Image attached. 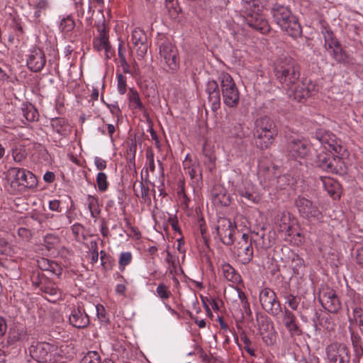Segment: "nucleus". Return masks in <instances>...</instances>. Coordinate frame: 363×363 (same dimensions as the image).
I'll use <instances>...</instances> for the list:
<instances>
[{
  "label": "nucleus",
  "instance_id": "46",
  "mask_svg": "<svg viewBox=\"0 0 363 363\" xmlns=\"http://www.w3.org/2000/svg\"><path fill=\"white\" fill-rule=\"evenodd\" d=\"M157 294L162 299H168L171 296V292L164 284H160L156 289Z\"/></svg>",
  "mask_w": 363,
  "mask_h": 363
},
{
  "label": "nucleus",
  "instance_id": "34",
  "mask_svg": "<svg viewBox=\"0 0 363 363\" xmlns=\"http://www.w3.org/2000/svg\"><path fill=\"white\" fill-rule=\"evenodd\" d=\"M335 135L328 130L320 128L316 130L315 138L320 142L325 149H328L327 145L330 140H335Z\"/></svg>",
  "mask_w": 363,
  "mask_h": 363
},
{
  "label": "nucleus",
  "instance_id": "35",
  "mask_svg": "<svg viewBox=\"0 0 363 363\" xmlns=\"http://www.w3.org/2000/svg\"><path fill=\"white\" fill-rule=\"evenodd\" d=\"M49 8V2L48 0H39L34 6V22L40 23V17L45 15L47 9Z\"/></svg>",
  "mask_w": 363,
  "mask_h": 363
},
{
  "label": "nucleus",
  "instance_id": "50",
  "mask_svg": "<svg viewBox=\"0 0 363 363\" xmlns=\"http://www.w3.org/2000/svg\"><path fill=\"white\" fill-rule=\"evenodd\" d=\"M91 262L95 264L99 259L98 246L96 242H91L90 247Z\"/></svg>",
  "mask_w": 363,
  "mask_h": 363
},
{
  "label": "nucleus",
  "instance_id": "5",
  "mask_svg": "<svg viewBox=\"0 0 363 363\" xmlns=\"http://www.w3.org/2000/svg\"><path fill=\"white\" fill-rule=\"evenodd\" d=\"M6 179L12 194L21 191L26 188L36 185V177L30 171L18 167H11L6 173Z\"/></svg>",
  "mask_w": 363,
  "mask_h": 363
},
{
  "label": "nucleus",
  "instance_id": "19",
  "mask_svg": "<svg viewBox=\"0 0 363 363\" xmlns=\"http://www.w3.org/2000/svg\"><path fill=\"white\" fill-rule=\"evenodd\" d=\"M294 93L295 99L301 101L303 99H306L311 96L315 91V85L307 81L296 82V84L293 86L292 89H289Z\"/></svg>",
  "mask_w": 363,
  "mask_h": 363
},
{
  "label": "nucleus",
  "instance_id": "38",
  "mask_svg": "<svg viewBox=\"0 0 363 363\" xmlns=\"http://www.w3.org/2000/svg\"><path fill=\"white\" fill-rule=\"evenodd\" d=\"M21 114L27 121L33 122L38 120V113L33 106L25 105L21 108Z\"/></svg>",
  "mask_w": 363,
  "mask_h": 363
},
{
  "label": "nucleus",
  "instance_id": "48",
  "mask_svg": "<svg viewBox=\"0 0 363 363\" xmlns=\"http://www.w3.org/2000/svg\"><path fill=\"white\" fill-rule=\"evenodd\" d=\"M12 155L15 162H21L26 159V150L23 148L16 147L13 150Z\"/></svg>",
  "mask_w": 363,
  "mask_h": 363
},
{
  "label": "nucleus",
  "instance_id": "24",
  "mask_svg": "<svg viewBox=\"0 0 363 363\" xmlns=\"http://www.w3.org/2000/svg\"><path fill=\"white\" fill-rule=\"evenodd\" d=\"M40 291L48 296L46 298L50 301H55L61 298L63 294L58 286L48 279L42 284Z\"/></svg>",
  "mask_w": 363,
  "mask_h": 363
},
{
  "label": "nucleus",
  "instance_id": "32",
  "mask_svg": "<svg viewBox=\"0 0 363 363\" xmlns=\"http://www.w3.org/2000/svg\"><path fill=\"white\" fill-rule=\"evenodd\" d=\"M323 304L325 308L331 313H336L340 308V303L338 297L334 294H330L325 296Z\"/></svg>",
  "mask_w": 363,
  "mask_h": 363
},
{
  "label": "nucleus",
  "instance_id": "28",
  "mask_svg": "<svg viewBox=\"0 0 363 363\" xmlns=\"http://www.w3.org/2000/svg\"><path fill=\"white\" fill-rule=\"evenodd\" d=\"M267 0H242L243 13L261 11L265 6Z\"/></svg>",
  "mask_w": 363,
  "mask_h": 363
},
{
  "label": "nucleus",
  "instance_id": "23",
  "mask_svg": "<svg viewBox=\"0 0 363 363\" xmlns=\"http://www.w3.org/2000/svg\"><path fill=\"white\" fill-rule=\"evenodd\" d=\"M238 192L240 196L253 203H258L260 201V196L255 191L254 185L249 182H245L242 186H240Z\"/></svg>",
  "mask_w": 363,
  "mask_h": 363
},
{
  "label": "nucleus",
  "instance_id": "14",
  "mask_svg": "<svg viewBox=\"0 0 363 363\" xmlns=\"http://www.w3.org/2000/svg\"><path fill=\"white\" fill-rule=\"evenodd\" d=\"M309 151V143L305 139H291L287 145L288 156L294 160L305 158Z\"/></svg>",
  "mask_w": 363,
  "mask_h": 363
},
{
  "label": "nucleus",
  "instance_id": "56",
  "mask_svg": "<svg viewBox=\"0 0 363 363\" xmlns=\"http://www.w3.org/2000/svg\"><path fill=\"white\" fill-rule=\"evenodd\" d=\"M193 165L194 166V160H192L189 154H187L184 160L183 161V167L185 172L190 169L191 167H193Z\"/></svg>",
  "mask_w": 363,
  "mask_h": 363
},
{
  "label": "nucleus",
  "instance_id": "51",
  "mask_svg": "<svg viewBox=\"0 0 363 363\" xmlns=\"http://www.w3.org/2000/svg\"><path fill=\"white\" fill-rule=\"evenodd\" d=\"M291 262L294 270H298V269L304 265L303 259L296 254L293 255L291 257Z\"/></svg>",
  "mask_w": 363,
  "mask_h": 363
},
{
  "label": "nucleus",
  "instance_id": "63",
  "mask_svg": "<svg viewBox=\"0 0 363 363\" xmlns=\"http://www.w3.org/2000/svg\"><path fill=\"white\" fill-rule=\"evenodd\" d=\"M353 315L355 320H363V310L360 307H355L353 309Z\"/></svg>",
  "mask_w": 363,
  "mask_h": 363
},
{
  "label": "nucleus",
  "instance_id": "52",
  "mask_svg": "<svg viewBox=\"0 0 363 363\" xmlns=\"http://www.w3.org/2000/svg\"><path fill=\"white\" fill-rule=\"evenodd\" d=\"M31 279L33 284L39 287L40 289L42 284H44V281H46V280L48 279L45 276H40L39 273H38L36 275L33 274Z\"/></svg>",
  "mask_w": 363,
  "mask_h": 363
},
{
  "label": "nucleus",
  "instance_id": "33",
  "mask_svg": "<svg viewBox=\"0 0 363 363\" xmlns=\"http://www.w3.org/2000/svg\"><path fill=\"white\" fill-rule=\"evenodd\" d=\"M324 47L330 52L341 46L337 39L331 30H326L324 33Z\"/></svg>",
  "mask_w": 363,
  "mask_h": 363
},
{
  "label": "nucleus",
  "instance_id": "54",
  "mask_svg": "<svg viewBox=\"0 0 363 363\" xmlns=\"http://www.w3.org/2000/svg\"><path fill=\"white\" fill-rule=\"evenodd\" d=\"M351 340L354 348H359L360 352H362V347L361 345V337L358 334L352 332Z\"/></svg>",
  "mask_w": 363,
  "mask_h": 363
},
{
  "label": "nucleus",
  "instance_id": "40",
  "mask_svg": "<svg viewBox=\"0 0 363 363\" xmlns=\"http://www.w3.org/2000/svg\"><path fill=\"white\" fill-rule=\"evenodd\" d=\"M165 7L171 18H177L179 13L181 12V9L179 8L177 1L167 0Z\"/></svg>",
  "mask_w": 363,
  "mask_h": 363
},
{
  "label": "nucleus",
  "instance_id": "20",
  "mask_svg": "<svg viewBox=\"0 0 363 363\" xmlns=\"http://www.w3.org/2000/svg\"><path fill=\"white\" fill-rule=\"evenodd\" d=\"M206 92L208 94V102L213 111H216L220 106V95L218 83L209 81L207 83Z\"/></svg>",
  "mask_w": 363,
  "mask_h": 363
},
{
  "label": "nucleus",
  "instance_id": "60",
  "mask_svg": "<svg viewBox=\"0 0 363 363\" xmlns=\"http://www.w3.org/2000/svg\"><path fill=\"white\" fill-rule=\"evenodd\" d=\"M242 307V318H243L245 317V314L246 315H250L252 314V311L250 310V303L247 301H245L241 303Z\"/></svg>",
  "mask_w": 363,
  "mask_h": 363
},
{
  "label": "nucleus",
  "instance_id": "36",
  "mask_svg": "<svg viewBox=\"0 0 363 363\" xmlns=\"http://www.w3.org/2000/svg\"><path fill=\"white\" fill-rule=\"evenodd\" d=\"M86 205L90 211L91 216L93 218H97L101 213L98 199L89 195L86 199Z\"/></svg>",
  "mask_w": 363,
  "mask_h": 363
},
{
  "label": "nucleus",
  "instance_id": "57",
  "mask_svg": "<svg viewBox=\"0 0 363 363\" xmlns=\"http://www.w3.org/2000/svg\"><path fill=\"white\" fill-rule=\"evenodd\" d=\"M94 164L98 170H104L106 168V162L101 157H96L94 158Z\"/></svg>",
  "mask_w": 363,
  "mask_h": 363
},
{
  "label": "nucleus",
  "instance_id": "2",
  "mask_svg": "<svg viewBox=\"0 0 363 363\" xmlns=\"http://www.w3.org/2000/svg\"><path fill=\"white\" fill-rule=\"evenodd\" d=\"M270 13L274 22L289 35L297 38L301 35V26L289 6L275 2L271 8Z\"/></svg>",
  "mask_w": 363,
  "mask_h": 363
},
{
  "label": "nucleus",
  "instance_id": "12",
  "mask_svg": "<svg viewBox=\"0 0 363 363\" xmlns=\"http://www.w3.org/2000/svg\"><path fill=\"white\" fill-rule=\"evenodd\" d=\"M235 229V224L230 219L225 218L218 219L216 230L218 237L223 244L230 245L233 243Z\"/></svg>",
  "mask_w": 363,
  "mask_h": 363
},
{
  "label": "nucleus",
  "instance_id": "49",
  "mask_svg": "<svg viewBox=\"0 0 363 363\" xmlns=\"http://www.w3.org/2000/svg\"><path fill=\"white\" fill-rule=\"evenodd\" d=\"M117 86L118 92L124 94L126 91V79L122 74H117Z\"/></svg>",
  "mask_w": 363,
  "mask_h": 363
},
{
  "label": "nucleus",
  "instance_id": "3",
  "mask_svg": "<svg viewBox=\"0 0 363 363\" xmlns=\"http://www.w3.org/2000/svg\"><path fill=\"white\" fill-rule=\"evenodd\" d=\"M274 72L277 79L286 89H292L300 77L298 65L288 55H281L276 60Z\"/></svg>",
  "mask_w": 363,
  "mask_h": 363
},
{
  "label": "nucleus",
  "instance_id": "42",
  "mask_svg": "<svg viewBox=\"0 0 363 363\" xmlns=\"http://www.w3.org/2000/svg\"><path fill=\"white\" fill-rule=\"evenodd\" d=\"M80 363H101V358L97 352L89 351L81 359Z\"/></svg>",
  "mask_w": 363,
  "mask_h": 363
},
{
  "label": "nucleus",
  "instance_id": "59",
  "mask_svg": "<svg viewBox=\"0 0 363 363\" xmlns=\"http://www.w3.org/2000/svg\"><path fill=\"white\" fill-rule=\"evenodd\" d=\"M7 330V323L6 319L0 316V338L6 334Z\"/></svg>",
  "mask_w": 363,
  "mask_h": 363
},
{
  "label": "nucleus",
  "instance_id": "44",
  "mask_svg": "<svg viewBox=\"0 0 363 363\" xmlns=\"http://www.w3.org/2000/svg\"><path fill=\"white\" fill-rule=\"evenodd\" d=\"M132 260V255L129 252H122L120 255L118 265L121 271H123L125 267L128 265Z\"/></svg>",
  "mask_w": 363,
  "mask_h": 363
},
{
  "label": "nucleus",
  "instance_id": "27",
  "mask_svg": "<svg viewBox=\"0 0 363 363\" xmlns=\"http://www.w3.org/2000/svg\"><path fill=\"white\" fill-rule=\"evenodd\" d=\"M223 276L229 281L234 284L238 283L241 280L240 275L228 263L224 262L220 267Z\"/></svg>",
  "mask_w": 363,
  "mask_h": 363
},
{
  "label": "nucleus",
  "instance_id": "11",
  "mask_svg": "<svg viewBox=\"0 0 363 363\" xmlns=\"http://www.w3.org/2000/svg\"><path fill=\"white\" fill-rule=\"evenodd\" d=\"M160 56L168 71L174 72L178 69L177 50L170 42L166 40L160 45Z\"/></svg>",
  "mask_w": 363,
  "mask_h": 363
},
{
  "label": "nucleus",
  "instance_id": "8",
  "mask_svg": "<svg viewBox=\"0 0 363 363\" xmlns=\"http://www.w3.org/2000/svg\"><path fill=\"white\" fill-rule=\"evenodd\" d=\"M259 302L265 311L274 317L281 312V307L275 292L269 288L263 289L259 294Z\"/></svg>",
  "mask_w": 363,
  "mask_h": 363
},
{
  "label": "nucleus",
  "instance_id": "15",
  "mask_svg": "<svg viewBox=\"0 0 363 363\" xmlns=\"http://www.w3.org/2000/svg\"><path fill=\"white\" fill-rule=\"evenodd\" d=\"M259 11H252L244 13L245 23L252 29L266 34L270 30L269 25L266 19H264L259 13Z\"/></svg>",
  "mask_w": 363,
  "mask_h": 363
},
{
  "label": "nucleus",
  "instance_id": "4",
  "mask_svg": "<svg viewBox=\"0 0 363 363\" xmlns=\"http://www.w3.org/2000/svg\"><path fill=\"white\" fill-rule=\"evenodd\" d=\"M31 357L40 363H56L62 361L65 353L63 346L40 342L29 349Z\"/></svg>",
  "mask_w": 363,
  "mask_h": 363
},
{
  "label": "nucleus",
  "instance_id": "47",
  "mask_svg": "<svg viewBox=\"0 0 363 363\" xmlns=\"http://www.w3.org/2000/svg\"><path fill=\"white\" fill-rule=\"evenodd\" d=\"M95 309L99 321L105 323H108L109 319L106 315L105 308L102 305L98 304L95 306Z\"/></svg>",
  "mask_w": 363,
  "mask_h": 363
},
{
  "label": "nucleus",
  "instance_id": "29",
  "mask_svg": "<svg viewBox=\"0 0 363 363\" xmlns=\"http://www.w3.org/2000/svg\"><path fill=\"white\" fill-rule=\"evenodd\" d=\"M128 99L129 107L131 109L140 110L141 111H145V106L141 101L138 92L135 89L133 88L129 89L128 93Z\"/></svg>",
  "mask_w": 363,
  "mask_h": 363
},
{
  "label": "nucleus",
  "instance_id": "1",
  "mask_svg": "<svg viewBox=\"0 0 363 363\" xmlns=\"http://www.w3.org/2000/svg\"><path fill=\"white\" fill-rule=\"evenodd\" d=\"M327 147L326 150L333 152L337 156H330L326 153L320 154L315 160L316 165L328 172L339 174L345 173L346 165L343 157L347 156V152L342 140L335 136V140H330Z\"/></svg>",
  "mask_w": 363,
  "mask_h": 363
},
{
  "label": "nucleus",
  "instance_id": "58",
  "mask_svg": "<svg viewBox=\"0 0 363 363\" xmlns=\"http://www.w3.org/2000/svg\"><path fill=\"white\" fill-rule=\"evenodd\" d=\"M106 106L110 108L111 113L116 116L117 118H119L121 115V110L120 109L117 103L114 104H106Z\"/></svg>",
  "mask_w": 363,
  "mask_h": 363
},
{
  "label": "nucleus",
  "instance_id": "13",
  "mask_svg": "<svg viewBox=\"0 0 363 363\" xmlns=\"http://www.w3.org/2000/svg\"><path fill=\"white\" fill-rule=\"evenodd\" d=\"M46 63V57L44 51L39 48L30 49L26 55V65L28 68L33 72H40Z\"/></svg>",
  "mask_w": 363,
  "mask_h": 363
},
{
  "label": "nucleus",
  "instance_id": "9",
  "mask_svg": "<svg viewBox=\"0 0 363 363\" xmlns=\"http://www.w3.org/2000/svg\"><path fill=\"white\" fill-rule=\"evenodd\" d=\"M325 352L329 363H350V350L344 343L332 342L326 347Z\"/></svg>",
  "mask_w": 363,
  "mask_h": 363
},
{
  "label": "nucleus",
  "instance_id": "41",
  "mask_svg": "<svg viewBox=\"0 0 363 363\" xmlns=\"http://www.w3.org/2000/svg\"><path fill=\"white\" fill-rule=\"evenodd\" d=\"M98 189L101 192H105L109 186L107 175L104 172L98 173L96 179Z\"/></svg>",
  "mask_w": 363,
  "mask_h": 363
},
{
  "label": "nucleus",
  "instance_id": "30",
  "mask_svg": "<svg viewBox=\"0 0 363 363\" xmlns=\"http://www.w3.org/2000/svg\"><path fill=\"white\" fill-rule=\"evenodd\" d=\"M52 128L61 135H67L71 131V127L63 118H56L51 121Z\"/></svg>",
  "mask_w": 363,
  "mask_h": 363
},
{
  "label": "nucleus",
  "instance_id": "17",
  "mask_svg": "<svg viewBox=\"0 0 363 363\" xmlns=\"http://www.w3.org/2000/svg\"><path fill=\"white\" fill-rule=\"evenodd\" d=\"M30 334L24 327L13 326L9 328L6 343L8 345H23L29 340Z\"/></svg>",
  "mask_w": 363,
  "mask_h": 363
},
{
  "label": "nucleus",
  "instance_id": "39",
  "mask_svg": "<svg viewBox=\"0 0 363 363\" xmlns=\"http://www.w3.org/2000/svg\"><path fill=\"white\" fill-rule=\"evenodd\" d=\"M281 220H283V223L279 224L280 231L285 232L286 234L290 237L295 235L299 238L301 237V234L288 223L287 221L289 219L286 216H283Z\"/></svg>",
  "mask_w": 363,
  "mask_h": 363
},
{
  "label": "nucleus",
  "instance_id": "45",
  "mask_svg": "<svg viewBox=\"0 0 363 363\" xmlns=\"http://www.w3.org/2000/svg\"><path fill=\"white\" fill-rule=\"evenodd\" d=\"M284 298L286 301V303L288 304V306L292 309V310H297L300 299L292 295V294H287L284 296Z\"/></svg>",
  "mask_w": 363,
  "mask_h": 363
},
{
  "label": "nucleus",
  "instance_id": "62",
  "mask_svg": "<svg viewBox=\"0 0 363 363\" xmlns=\"http://www.w3.org/2000/svg\"><path fill=\"white\" fill-rule=\"evenodd\" d=\"M97 30L99 33V36L108 37L107 28L104 21L97 25Z\"/></svg>",
  "mask_w": 363,
  "mask_h": 363
},
{
  "label": "nucleus",
  "instance_id": "6",
  "mask_svg": "<svg viewBox=\"0 0 363 363\" xmlns=\"http://www.w3.org/2000/svg\"><path fill=\"white\" fill-rule=\"evenodd\" d=\"M277 134L274 122L268 116H262L255 122L254 135L257 147L268 148Z\"/></svg>",
  "mask_w": 363,
  "mask_h": 363
},
{
  "label": "nucleus",
  "instance_id": "61",
  "mask_svg": "<svg viewBox=\"0 0 363 363\" xmlns=\"http://www.w3.org/2000/svg\"><path fill=\"white\" fill-rule=\"evenodd\" d=\"M49 208L51 211H57V212H60L61 211V208H60V201H58V200L50 201V203H49Z\"/></svg>",
  "mask_w": 363,
  "mask_h": 363
},
{
  "label": "nucleus",
  "instance_id": "22",
  "mask_svg": "<svg viewBox=\"0 0 363 363\" xmlns=\"http://www.w3.org/2000/svg\"><path fill=\"white\" fill-rule=\"evenodd\" d=\"M69 320L73 326L78 328H85L89 323L88 315L86 313L84 308L80 306L72 310Z\"/></svg>",
  "mask_w": 363,
  "mask_h": 363
},
{
  "label": "nucleus",
  "instance_id": "16",
  "mask_svg": "<svg viewBox=\"0 0 363 363\" xmlns=\"http://www.w3.org/2000/svg\"><path fill=\"white\" fill-rule=\"evenodd\" d=\"M281 321L289 332L291 335H300L301 330L298 325V321L294 313L284 307L281 308Z\"/></svg>",
  "mask_w": 363,
  "mask_h": 363
},
{
  "label": "nucleus",
  "instance_id": "37",
  "mask_svg": "<svg viewBox=\"0 0 363 363\" xmlns=\"http://www.w3.org/2000/svg\"><path fill=\"white\" fill-rule=\"evenodd\" d=\"M94 48L98 50H104L107 57H108V52L111 48V45L108 41V37L99 36L94 40Z\"/></svg>",
  "mask_w": 363,
  "mask_h": 363
},
{
  "label": "nucleus",
  "instance_id": "55",
  "mask_svg": "<svg viewBox=\"0 0 363 363\" xmlns=\"http://www.w3.org/2000/svg\"><path fill=\"white\" fill-rule=\"evenodd\" d=\"M165 259L166 262L169 264V267H171L170 272L172 273V271L175 270L177 267L176 258L172 255H171L170 252H167Z\"/></svg>",
  "mask_w": 363,
  "mask_h": 363
},
{
  "label": "nucleus",
  "instance_id": "10",
  "mask_svg": "<svg viewBox=\"0 0 363 363\" xmlns=\"http://www.w3.org/2000/svg\"><path fill=\"white\" fill-rule=\"evenodd\" d=\"M296 206L300 215L309 221H320L323 218L322 212L315 203L304 197H298Z\"/></svg>",
  "mask_w": 363,
  "mask_h": 363
},
{
  "label": "nucleus",
  "instance_id": "53",
  "mask_svg": "<svg viewBox=\"0 0 363 363\" xmlns=\"http://www.w3.org/2000/svg\"><path fill=\"white\" fill-rule=\"evenodd\" d=\"M140 191H138V189L135 188V185H134V191L137 196H141L142 198H145L149 193V188L145 186L143 182H140Z\"/></svg>",
  "mask_w": 363,
  "mask_h": 363
},
{
  "label": "nucleus",
  "instance_id": "64",
  "mask_svg": "<svg viewBox=\"0 0 363 363\" xmlns=\"http://www.w3.org/2000/svg\"><path fill=\"white\" fill-rule=\"evenodd\" d=\"M357 263L363 268V246L357 251Z\"/></svg>",
  "mask_w": 363,
  "mask_h": 363
},
{
  "label": "nucleus",
  "instance_id": "7",
  "mask_svg": "<svg viewBox=\"0 0 363 363\" xmlns=\"http://www.w3.org/2000/svg\"><path fill=\"white\" fill-rule=\"evenodd\" d=\"M218 81L223 103L228 107H236L240 102V93L232 77L228 73L222 72L218 77Z\"/></svg>",
  "mask_w": 363,
  "mask_h": 363
},
{
  "label": "nucleus",
  "instance_id": "25",
  "mask_svg": "<svg viewBox=\"0 0 363 363\" xmlns=\"http://www.w3.org/2000/svg\"><path fill=\"white\" fill-rule=\"evenodd\" d=\"M190 177L191 183L194 188H200L203 184L202 169L199 162L194 160V166L185 172Z\"/></svg>",
  "mask_w": 363,
  "mask_h": 363
},
{
  "label": "nucleus",
  "instance_id": "26",
  "mask_svg": "<svg viewBox=\"0 0 363 363\" xmlns=\"http://www.w3.org/2000/svg\"><path fill=\"white\" fill-rule=\"evenodd\" d=\"M323 186L325 191L334 199H339L340 196V184L331 177H323L321 179Z\"/></svg>",
  "mask_w": 363,
  "mask_h": 363
},
{
  "label": "nucleus",
  "instance_id": "31",
  "mask_svg": "<svg viewBox=\"0 0 363 363\" xmlns=\"http://www.w3.org/2000/svg\"><path fill=\"white\" fill-rule=\"evenodd\" d=\"M332 57L339 63L344 65H352L354 63V60L352 57L346 53L342 49V46L330 52Z\"/></svg>",
  "mask_w": 363,
  "mask_h": 363
},
{
  "label": "nucleus",
  "instance_id": "21",
  "mask_svg": "<svg viewBox=\"0 0 363 363\" xmlns=\"http://www.w3.org/2000/svg\"><path fill=\"white\" fill-rule=\"evenodd\" d=\"M235 254H236L240 262L243 264H248L253 257L252 242H238Z\"/></svg>",
  "mask_w": 363,
  "mask_h": 363
},
{
  "label": "nucleus",
  "instance_id": "18",
  "mask_svg": "<svg viewBox=\"0 0 363 363\" xmlns=\"http://www.w3.org/2000/svg\"><path fill=\"white\" fill-rule=\"evenodd\" d=\"M131 41L136 49L138 55L143 57L148 49L147 39L145 33L140 28H135L132 32Z\"/></svg>",
  "mask_w": 363,
  "mask_h": 363
},
{
  "label": "nucleus",
  "instance_id": "43",
  "mask_svg": "<svg viewBox=\"0 0 363 363\" xmlns=\"http://www.w3.org/2000/svg\"><path fill=\"white\" fill-rule=\"evenodd\" d=\"M75 26V23L73 18L70 16H67L62 19L60 28V29L65 33H68L74 29Z\"/></svg>",
  "mask_w": 363,
  "mask_h": 363
}]
</instances>
